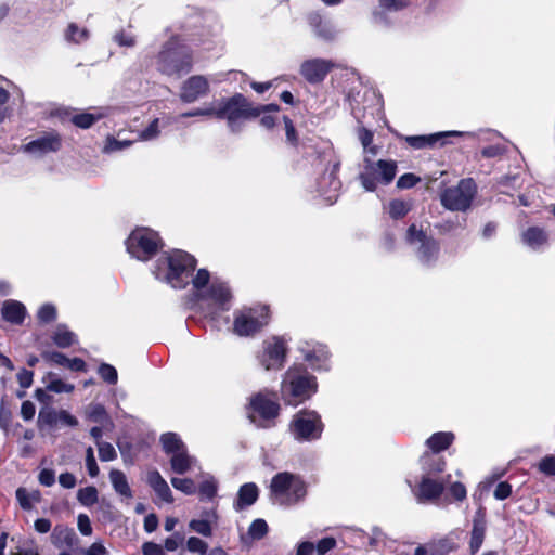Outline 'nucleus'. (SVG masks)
<instances>
[{"instance_id": "obj_55", "label": "nucleus", "mask_w": 555, "mask_h": 555, "mask_svg": "<svg viewBox=\"0 0 555 555\" xmlns=\"http://www.w3.org/2000/svg\"><path fill=\"white\" fill-rule=\"evenodd\" d=\"M113 40L120 47H127V48H132L135 46L137 43V39H135V36L132 35L131 33H128L126 30H119L117 31L114 37H113Z\"/></svg>"}, {"instance_id": "obj_59", "label": "nucleus", "mask_w": 555, "mask_h": 555, "mask_svg": "<svg viewBox=\"0 0 555 555\" xmlns=\"http://www.w3.org/2000/svg\"><path fill=\"white\" fill-rule=\"evenodd\" d=\"M86 466L88 469V474L91 477H96L99 475V466L96 464L93 449L91 447H89L86 451Z\"/></svg>"}, {"instance_id": "obj_22", "label": "nucleus", "mask_w": 555, "mask_h": 555, "mask_svg": "<svg viewBox=\"0 0 555 555\" xmlns=\"http://www.w3.org/2000/svg\"><path fill=\"white\" fill-rule=\"evenodd\" d=\"M250 406L263 422L274 420L280 412L279 403L263 393L254 396L250 400Z\"/></svg>"}, {"instance_id": "obj_62", "label": "nucleus", "mask_w": 555, "mask_h": 555, "mask_svg": "<svg viewBox=\"0 0 555 555\" xmlns=\"http://www.w3.org/2000/svg\"><path fill=\"white\" fill-rule=\"evenodd\" d=\"M417 182H420V178L414 173H404L397 181V188L404 190L413 188Z\"/></svg>"}, {"instance_id": "obj_30", "label": "nucleus", "mask_w": 555, "mask_h": 555, "mask_svg": "<svg viewBox=\"0 0 555 555\" xmlns=\"http://www.w3.org/2000/svg\"><path fill=\"white\" fill-rule=\"evenodd\" d=\"M521 241L529 248L539 250L547 244L548 235L542 228L530 227L522 232Z\"/></svg>"}, {"instance_id": "obj_64", "label": "nucleus", "mask_w": 555, "mask_h": 555, "mask_svg": "<svg viewBox=\"0 0 555 555\" xmlns=\"http://www.w3.org/2000/svg\"><path fill=\"white\" fill-rule=\"evenodd\" d=\"M143 555H165L164 547L154 542H145L142 545Z\"/></svg>"}, {"instance_id": "obj_24", "label": "nucleus", "mask_w": 555, "mask_h": 555, "mask_svg": "<svg viewBox=\"0 0 555 555\" xmlns=\"http://www.w3.org/2000/svg\"><path fill=\"white\" fill-rule=\"evenodd\" d=\"M463 132L459 131H446V132H438L429 135H410L405 138V141L409 143L410 146L413 149L420 150L427 146H435L436 144L440 143V145H443L446 143L444 139L449 137H460L463 135Z\"/></svg>"}, {"instance_id": "obj_49", "label": "nucleus", "mask_w": 555, "mask_h": 555, "mask_svg": "<svg viewBox=\"0 0 555 555\" xmlns=\"http://www.w3.org/2000/svg\"><path fill=\"white\" fill-rule=\"evenodd\" d=\"M41 356L47 362L66 369L68 366L69 358L59 351H43Z\"/></svg>"}, {"instance_id": "obj_60", "label": "nucleus", "mask_w": 555, "mask_h": 555, "mask_svg": "<svg viewBox=\"0 0 555 555\" xmlns=\"http://www.w3.org/2000/svg\"><path fill=\"white\" fill-rule=\"evenodd\" d=\"M539 469L547 476H555V456L547 455L539 463Z\"/></svg>"}, {"instance_id": "obj_28", "label": "nucleus", "mask_w": 555, "mask_h": 555, "mask_svg": "<svg viewBox=\"0 0 555 555\" xmlns=\"http://www.w3.org/2000/svg\"><path fill=\"white\" fill-rule=\"evenodd\" d=\"M2 318L12 324H22L26 315L25 306L17 300H5L1 309Z\"/></svg>"}, {"instance_id": "obj_41", "label": "nucleus", "mask_w": 555, "mask_h": 555, "mask_svg": "<svg viewBox=\"0 0 555 555\" xmlns=\"http://www.w3.org/2000/svg\"><path fill=\"white\" fill-rule=\"evenodd\" d=\"M98 499H99V493H98L96 488L93 486H88L86 488H81L77 492L78 502L86 507H90L93 504H95L98 502Z\"/></svg>"}, {"instance_id": "obj_15", "label": "nucleus", "mask_w": 555, "mask_h": 555, "mask_svg": "<svg viewBox=\"0 0 555 555\" xmlns=\"http://www.w3.org/2000/svg\"><path fill=\"white\" fill-rule=\"evenodd\" d=\"M298 350L313 370H328L330 352L325 345L315 341H302Z\"/></svg>"}, {"instance_id": "obj_1", "label": "nucleus", "mask_w": 555, "mask_h": 555, "mask_svg": "<svg viewBox=\"0 0 555 555\" xmlns=\"http://www.w3.org/2000/svg\"><path fill=\"white\" fill-rule=\"evenodd\" d=\"M196 259L189 253L175 249L163 254L155 262L153 274L173 288H185L192 284L194 305L205 317L215 320L220 312L231 308L232 293L228 284L219 279H210L206 269L193 275Z\"/></svg>"}, {"instance_id": "obj_18", "label": "nucleus", "mask_w": 555, "mask_h": 555, "mask_svg": "<svg viewBox=\"0 0 555 555\" xmlns=\"http://www.w3.org/2000/svg\"><path fill=\"white\" fill-rule=\"evenodd\" d=\"M334 66L335 64L331 60L311 59L300 65V74L308 82L319 83L324 80Z\"/></svg>"}, {"instance_id": "obj_34", "label": "nucleus", "mask_w": 555, "mask_h": 555, "mask_svg": "<svg viewBox=\"0 0 555 555\" xmlns=\"http://www.w3.org/2000/svg\"><path fill=\"white\" fill-rule=\"evenodd\" d=\"M16 500L24 511H31L35 504H38L42 500L41 492L39 490L28 491L26 488L20 487L15 491Z\"/></svg>"}, {"instance_id": "obj_42", "label": "nucleus", "mask_w": 555, "mask_h": 555, "mask_svg": "<svg viewBox=\"0 0 555 555\" xmlns=\"http://www.w3.org/2000/svg\"><path fill=\"white\" fill-rule=\"evenodd\" d=\"M48 384L47 389L49 391L61 393V392H72L74 390L73 384H67L62 379L57 378L53 373H48L47 375Z\"/></svg>"}, {"instance_id": "obj_16", "label": "nucleus", "mask_w": 555, "mask_h": 555, "mask_svg": "<svg viewBox=\"0 0 555 555\" xmlns=\"http://www.w3.org/2000/svg\"><path fill=\"white\" fill-rule=\"evenodd\" d=\"M451 476L433 477L422 476L416 496L418 502H434L438 500L444 491L446 485L449 483Z\"/></svg>"}, {"instance_id": "obj_25", "label": "nucleus", "mask_w": 555, "mask_h": 555, "mask_svg": "<svg viewBox=\"0 0 555 555\" xmlns=\"http://www.w3.org/2000/svg\"><path fill=\"white\" fill-rule=\"evenodd\" d=\"M51 542L56 548H74L79 539L73 528L65 525H56L51 533Z\"/></svg>"}, {"instance_id": "obj_23", "label": "nucleus", "mask_w": 555, "mask_h": 555, "mask_svg": "<svg viewBox=\"0 0 555 555\" xmlns=\"http://www.w3.org/2000/svg\"><path fill=\"white\" fill-rule=\"evenodd\" d=\"M486 529V512L483 507H479L473 518V528L469 541V550L472 554H476L480 550L485 540Z\"/></svg>"}, {"instance_id": "obj_10", "label": "nucleus", "mask_w": 555, "mask_h": 555, "mask_svg": "<svg viewBox=\"0 0 555 555\" xmlns=\"http://www.w3.org/2000/svg\"><path fill=\"white\" fill-rule=\"evenodd\" d=\"M476 194L473 179H462L457 185L447 188L440 195L441 205L451 211H466Z\"/></svg>"}, {"instance_id": "obj_29", "label": "nucleus", "mask_w": 555, "mask_h": 555, "mask_svg": "<svg viewBox=\"0 0 555 555\" xmlns=\"http://www.w3.org/2000/svg\"><path fill=\"white\" fill-rule=\"evenodd\" d=\"M420 462L423 470V476L437 477V475L442 473L446 467V462L443 457L435 453H424Z\"/></svg>"}, {"instance_id": "obj_39", "label": "nucleus", "mask_w": 555, "mask_h": 555, "mask_svg": "<svg viewBox=\"0 0 555 555\" xmlns=\"http://www.w3.org/2000/svg\"><path fill=\"white\" fill-rule=\"evenodd\" d=\"M358 139L361 142L364 151V156H367V154H371L372 156L377 155L378 147L376 145H373V132L365 127H359L357 130Z\"/></svg>"}, {"instance_id": "obj_52", "label": "nucleus", "mask_w": 555, "mask_h": 555, "mask_svg": "<svg viewBox=\"0 0 555 555\" xmlns=\"http://www.w3.org/2000/svg\"><path fill=\"white\" fill-rule=\"evenodd\" d=\"M132 141L129 140H118L113 137H108L106 139L103 151L105 153L118 152L124 149H127L131 145Z\"/></svg>"}, {"instance_id": "obj_46", "label": "nucleus", "mask_w": 555, "mask_h": 555, "mask_svg": "<svg viewBox=\"0 0 555 555\" xmlns=\"http://www.w3.org/2000/svg\"><path fill=\"white\" fill-rule=\"evenodd\" d=\"M214 525L209 524L207 520H203L201 518L192 519L189 522V529L193 532H196L203 537L209 538L212 535Z\"/></svg>"}, {"instance_id": "obj_61", "label": "nucleus", "mask_w": 555, "mask_h": 555, "mask_svg": "<svg viewBox=\"0 0 555 555\" xmlns=\"http://www.w3.org/2000/svg\"><path fill=\"white\" fill-rule=\"evenodd\" d=\"M77 527L82 535L89 537L92 534V526L88 515L79 514L77 516Z\"/></svg>"}, {"instance_id": "obj_26", "label": "nucleus", "mask_w": 555, "mask_h": 555, "mask_svg": "<svg viewBox=\"0 0 555 555\" xmlns=\"http://www.w3.org/2000/svg\"><path fill=\"white\" fill-rule=\"evenodd\" d=\"M146 482L162 501L166 503L173 502L172 492L167 481L162 477L158 470L154 469L149 472L146 476Z\"/></svg>"}, {"instance_id": "obj_3", "label": "nucleus", "mask_w": 555, "mask_h": 555, "mask_svg": "<svg viewBox=\"0 0 555 555\" xmlns=\"http://www.w3.org/2000/svg\"><path fill=\"white\" fill-rule=\"evenodd\" d=\"M259 111L241 93L214 102V118L224 119L232 133L241 132L244 122L259 116Z\"/></svg>"}, {"instance_id": "obj_51", "label": "nucleus", "mask_w": 555, "mask_h": 555, "mask_svg": "<svg viewBox=\"0 0 555 555\" xmlns=\"http://www.w3.org/2000/svg\"><path fill=\"white\" fill-rule=\"evenodd\" d=\"M41 323H50L56 319V308L52 304L42 305L37 313Z\"/></svg>"}, {"instance_id": "obj_43", "label": "nucleus", "mask_w": 555, "mask_h": 555, "mask_svg": "<svg viewBox=\"0 0 555 555\" xmlns=\"http://www.w3.org/2000/svg\"><path fill=\"white\" fill-rule=\"evenodd\" d=\"M268 530L269 528L266 520L258 518L250 524L247 534L251 540H261L267 535Z\"/></svg>"}, {"instance_id": "obj_19", "label": "nucleus", "mask_w": 555, "mask_h": 555, "mask_svg": "<svg viewBox=\"0 0 555 555\" xmlns=\"http://www.w3.org/2000/svg\"><path fill=\"white\" fill-rule=\"evenodd\" d=\"M338 166V164H334L332 169L318 180V192L328 205L337 201L338 191L341 186L337 177Z\"/></svg>"}, {"instance_id": "obj_14", "label": "nucleus", "mask_w": 555, "mask_h": 555, "mask_svg": "<svg viewBox=\"0 0 555 555\" xmlns=\"http://www.w3.org/2000/svg\"><path fill=\"white\" fill-rule=\"evenodd\" d=\"M37 424L40 430H44L56 429L61 426L75 427L78 425V421L65 410L56 411L51 406H44L39 411Z\"/></svg>"}, {"instance_id": "obj_32", "label": "nucleus", "mask_w": 555, "mask_h": 555, "mask_svg": "<svg viewBox=\"0 0 555 555\" xmlns=\"http://www.w3.org/2000/svg\"><path fill=\"white\" fill-rule=\"evenodd\" d=\"M454 438V434L451 431H438L426 440V446L431 451L430 453L439 454L452 444Z\"/></svg>"}, {"instance_id": "obj_17", "label": "nucleus", "mask_w": 555, "mask_h": 555, "mask_svg": "<svg viewBox=\"0 0 555 555\" xmlns=\"http://www.w3.org/2000/svg\"><path fill=\"white\" fill-rule=\"evenodd\" d=\"M209 92L208 80L201 75L188 78L181 86L180 100L184 103H194Z\"/></svg>"}, {"instance_id": "obj_48", "label": "nucleus", "mask_w": 555, "mask_h": 555, "mask_svg": "<svg viewBox=\"0 0 555 555\" xmlns=\"http://www.w3.org/2000/svg\"><path fill=\"white\" fill-rule=\"evenodd\" d=\"M171 485L175 489L183 492L184 494H193L196 491V486L192 479L189 478H171Z\"/></svg>"}, {"instance_id": "obj_20", "label": "nucleus", "mask_w": 555, "mask_h": 555, "mask_svg": "<svg viewBox=\"0 0 555 555\" xmlns=\"http://www.w3.org/2000/svg\"><path fill=\"white\" fill-rule=\"evenodd\" d=\"M308 23L311 26L314 35L324 41H334L338 36V30L334 23L325 20L318 12H312L308 15Z\"/></svg>"}, {"instance_id": "obj_9", "label": "nucleus", "mask_w": 555, "mask_h": 555, "mask_svg": "<svg viewBox=\"0 0 555 555\" xmlns=\"http://www.w3.org/2000/svg\"><path fill=\"white\" fill-rule=\"evenodd\" d=\"M268 322V307L244 308L234 314L233 331L238 336H251L267 325Z\"/></svg>"}, {"instance_id": "obj_11", "label": "nucleus", "mask_w": 555, "mask_h": 555, "mask_svg": "<svg viewBox=\"0 0 555 555\" xmlns=\"http://www.w3.org/2000/svg\"><path fill=\"white\" fill-rule=\"evenodd\" d=\"M406 241L414 248L418 261L424 266H431L438 259L440 246L438 241L418 230L415 224L409 227Z\"/></svg>"}, {"instance_id": "obj_47", "label": "nucleus", "mask_w": 555, "mask_h": 555, "mask_svg": "<svg viewBox=\"0 0 555 555\" xmlns=\"http://www.w3.org/2000/svg\"><path fill=\"white\" fill-rule=\"evenodd\" d=\"M98 374L109 385H115L118 380L117 370L108 363H102L98 369Z\"/></svg>"}, {"instance_id": "obj_56", "label": "nucleus", "mask_w": 555, "mask_h": 555, "mask_svg": "<svg viewBox=\"0 0 555 555\" xmlns=\"http://www.w3.org/2000/svg\"><path fill=\"white\" fill-rule=\"evenodd\" d=\"M186 548L191 553L204 555L208 551V544L197 537H190L186 540Z\"/></svg>"}, {"instance_id": "obj_37", "label": "nucleus", "mask_w": 555, "mask_h": 555, "mask_svg": "<svg viewBox=\"0 0 555 555\" xmlns=\"http://www.w3.org/2000/svg\"><path fill=\"white\" fill-rule=\"evenodd\" d=\"M51 338L60 348H68L77 341L75 333L70 332L67 326L63 324L57 325Z\"/></svg>"}, {"instance_id": "obj_54", "label": "nucleus", "mask_w": 555, "mask_h": 555, "mask_svg": "<svg viewBox=\"0 0 555 555\" xmlns=\"http://www.w3.org/2000/svg\"><path fill=\"white\" fill-rule=\"evenodd\" d=\"M199 494L207 499V500H211L216 496L217 494V482L216 480L210 477L206 480H204L201 485H199Z\"/></svg>"}, {"instance_id": "obj_40", "label": "nucleus", "mask_w": 555, "mask_h": 555, "mask_svg": "<svg viewBox=\"0 0 555 555\" xmlns=\"http://www.w3.org/2000/svg\"><path fill=\"white\" fill-rule=\"evenodd\" d=\"M411 203L402 199H392L388 204V214L392 219H401L411 210Z\"/></svg>"}, {"instance_id": "obj_8", "label": "nucleus", "mask_w": 555, "mask_h": 555, "mask_svg": "<svg viewBox=\"0 0 555 555\" xmlns=\"http://www.w3.org/2000/svg\"><path fill=\"white\" fill-rule=\"evenodd\" d=\"M160 246L158 233L149 228H137L126 240L127 251L141 261L150 260Z\"/></svg>"}, {"instance_id": "obj_45", "label": "nucleus", "mask_w": 555, "mask_h": 555, "mask_svg": "<svg viewBox=\"0 0 555 555\" xmlns=\"http://www.w3.org/2000/svg\"><path fill=\"white\" fill-rule=\"evenodd\" d=\"M102 117L103 114L81 113L73 116L72 121L79 128L88 129Z\"/></svg>"}, {"instance_id": "obj_31", "label": "nucleus", "mask_w": 555, "mask_h": 555, "mask_svg": "<svg viewBox=\"0 0 555 555\" xmlns=\"http://www.w3.org/2000/svg\"><path fill=\"white\" fill-rule=\"evenodd\" d=\"M196 464V459L189 454L188 449L170 456L171 470L178 475L188 473L194 468Z\"/></svg>"}, {"instance_id": "obj_35", "label": "nucleus", "mask_w": 555, "mask_h": 555, "mask_svg": "<svg viewBox=\"0 0 555 555\" xmlns=\"http://www.w3.org/2000/svg\"><path fill=\"white\" fill-rule=\"evenodd\" d=\"M159 440L167 455L172 456L173 454L186 450V446L176 433L163 434Z\"/></svg>"}, {"instance_id": "obj_58", "label": "nucleus", "mask_w": 555, "mask_h": 555, "mask_svg": "<svg viewBox=\"0 0 555 555\" xmlns=\"http://www.w3.org/2000/svg\"><path fill=\"white\" fill-rule=\"evenodd\" d=\"M337 545L336 540L333 537H326L321 539L315 545V552L318 555H325L330 551L334 550Z\"/></svg>"}, {"instance_id": "obj_27", "label": "nucleus", "mask_w": 555, "mask_h": 555, "mask_svg": "<svg viewBox=\"0 0 555 555\" xmlns=\"http://www.w3.org/2000/svg\"><path fill=\"white\" fill-rule=\"evenodd\" d=\"M259 496V489L256 483L247 482L241 486L234 508L240 512L253 505Z\"/></svg>"}, {"instance_id": "obj_6", "label": "nucleus", "mask_w": 555, "mask_h": 555, "mask_svg": "<svg viewBox=\"0 0 555 555\" xmlns=\"http://www.w3.org/2000/svg\"><path fill=\"white\" fill-rule=\"evenodd\" d=\"M397 170L398 164L393 159L374 160L364 156L358 180L366 192H374L378 185L390 184L397 175Z\"/></svg>"}, {"instance_id": "obj_2", "label": "nucleus", "mask_w": 555, "mask_h": 555, "mask_svg": "<svg viewBox=\"0 0 555 555\" xmlns=\"http://www.w3.org/2000/svg\"><path fill=\"white\" fill-rule=\"evenodd\" d=\"M318 390V383L304 365L294 364L285 372L281 383L283 401L293 406L310 399Z\"/></svg>"}, {"instance_id": "obj_21", "label": "nucleus", "mask_w": 555, "mask_h": 555, "mask_svg": "<svg viewBox=\"0 0 555 555\" xmlns=\"http://www.w3.org/2000/svg\"><path fill=\"white\" fill-rule=\"evenodd\" d=\"M352 79L354 82H357V86L352 87L348 93H347V100L350 103L351 109L353 113H356L357 109H360L361 105L362 108L365 109L366 106L364 105L369 100L371 101H378V96L376 92L372 89H369L364 86H362L361 81L358 77H356V74H352Z\"/></svg>"}, {"instance_id": "obj_63", "label": "nucleus", "mask_w": 555, "mask_h": 555, "mask_svg": "<svg viewBox=\"0 0 555 555\" xmlns=\"http://www.w3.org/2000/svg\"><path fill=\"white\" fill-rule=\"evenodd\" d=\"M512 494V486L506 481L496 485L493 495L496 500H505Z\"/></svg>"}, {"instance_id": "obj_53", "label": "nucleus", "mask_w": 555, "mask_h": 555, "mask_svg": "<svg viewBox=\"0 0 555 555\" xmlns=\"http://www.w3.org/2000/svg\"><path fill=\"white\" fill-rule=\"evenodd\" d=\"M99 457L103 462H109L117 457V453L114 449V447L109 442H99L96 444Z\"/></svg>"}, {"instance_id": "obj_38", "label": "nucleus", "mask_w": 555, "mask_h": 555, "mask_svg": "<svg viewBox=\"0 0 555 555\" xmlns=\"http://www.w3.org/2000/svg\"><path fill=\"white\" fill-rule=\"evenodd\" d=\"M87 416L90 421L103 425V427H113V422L102 404L95 403L88 408Z\"/></svg>"}, {"instance_id": "obj_4", "label": "nucleus", "mask_w": 555, "mask_h": 555, "mask_svg": "<svg viewBox=\"0 0 555 555\" xmlns=\"http://www.w3.org/2000/svg\"><path fill=\"white\" fill-rule=\"evenodd\" d=\"M192 53L177 36L163 44L156 57V68L167 76H180L192 69Z\"/></svg>"}, {"instance_id": "obj_50", "label": "nucleus", "mask_w": 555, "mask_h": 555, "mask_svg": "<svg viewBox=\"0 0 555 555\" xmlns=\"http://www.w3.org/2000/svg\"><path fill=\"white\" fill-rule=\"evenodd\" d=\"M197 116L214 117V102L210 103L206 107H197V108H194L186 113H182L175 118V121H179L181 118H184V117H197Z\"/></svg>"}, {"instance_id": "obj_57", "label": "nucleus", "mask_w": 555, "mask_h": 555, "mask_svg": "<svg viewBox=\"0 0 555 555\" xmlns=\"http://www.w3.org/2000/svg\"><path fill=\"white\" fill-rule=\"evenodd\" d=\"M159 119L155 118L145 129H143L139 137L143 141H150L156 139L159 133Z\"/></svg>"}, {"instance_id": "obj_5", "label": "nucleus", "mask_w": 555, "mask_h": 555, "mask_svg": "<svg viewBox=\"0 0 555 555\" xmlns=\"http://www.w3.org/2000/svg\"><path fill=\"white\" fill-rule=\"evenodd\" d=\"M307 485L300 476L283 472L271 479L270 496L274 504L291 507L305 500Z\"/></svg>"}, {"instance_id": "obj_36", "label": "nucleus", "mask_w": 555, "mask_h": 555, "mask_svg": "<svg viewBox=\"0 0 555 555\" xmlns=\"http://www.w3.org/2000/svg\"><path fill=\"white\" fill-rule=\"evenodd\" d=\"M109 480L116 493L128 499L132 498L131 488L126 475L121 470L112 469L109 472Z\"/></svg>"}, {"instance_id": "obj_44", "label": "nucleus", "mask_w": 555, "mask_h": 555, "mask_svg": "<svg viewBox=\"0 0 555 555\" xmlns=\"http://www.w3.org/2000/svg\"><path fill=\"white\" fill-rule=\"evenodd\" d=\"M88 36V30L86 28H79L75 23H70L65 33L66 40L74 43H80L87 40Z\"/></svg>"}, {"instance_id": "obj_7", "label": "nucleus", "mask_w": 555, "mask_h": 555, "mask_svg": "<svg viewBox=\"0 0 555 555\" xmlns=\"http://www.w3.org/2000/svg\"><path fill=\"white\" fill-rule=\"evenodd\" d=\"M324 424L321 415L313 410H300L289 423V433L298 442H311L322 437Z\"/></svg>"}, {"instance_id": "obj_12", "label": "nucleus", "mask_w": 555, "mask_h": 555, "mask_svg": "<svg viewBox=\"0 0 555 555\" xmlns=\"http://www.w3.org/2000/svg\"><path fill=\"white\" fill-rule=\"evenodd\" d=\"M286 351L284 340L274 337L272 340L264 341L259 362L266 371H278L284 365Z\"/></svg>"}, {"instance_id": "obj_13", "label": "nucleus", "mask_w": 555, "mask_h": 555, "mask_svg": "<svg viewBox=\"0 0 555 555\" xmlns=\"http://www.w3.org/2000/svg\"><path fill=\"white\" fill-rule=\"evenodd\" d=\"M63 139L54 130L43 132L37 139L31 140L23 146V151L36 157H42L49 153H56L61 150Z\"/></svg>"}, {"instance_id": "obj_33", "label": "nucleus", "mask_w": 555, "mask_h": 555, "mask_svg": "<svg viewBox=\"0 0 555 555\" xmlns=\"http://www.w3.org/2000/svg\"><path fill=\"white\" fill-rule=\"evenodd\" d=\"M406 0H379V10L374 11L373 18L376 24L386 25L387 12H396L408 7Z\"/></svg>"}]
</instances>
